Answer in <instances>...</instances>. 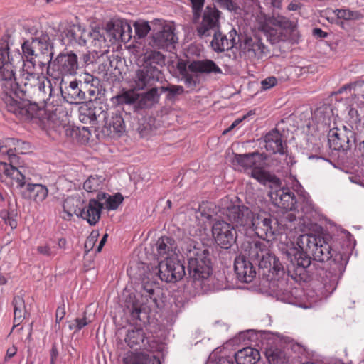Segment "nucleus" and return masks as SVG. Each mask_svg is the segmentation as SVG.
Returning a JSON list of instances; mask_svg holds the SVG:
<instances>
[{"label":"nucleus","instance_id":"f257e3e1","mask_svg":"<svg viewBox=\"0 0 364 364\" xmlns=\"http://www.w3.org/2000/svg\"><path fill=\"white\" fill-rule=\"evenodd\" d=\"M182 250L187 257L189 275L194 285L203 291L220 289V287L212 285L210 282L213 278L208 251L200 243L191 239H187L183 242Z\"/></svg>","mask_w":364,"mask_h":364},{"label":"nucleus","instance_id":"f03ea898","mask_svg":"<svg viewBox=\"0 0 364 364\" xmlns=\"http://www.w3.org/2000/svg\"><path fill=\"white\" fill-rule=\"evenodd\" d=\"M0 179L7 186L25 188L22 191L24 198L36 203H42L48 196V189L41 183H27L23 170L6 162H0Z\"/></svg>","mask_w":364,"mask_h":364},{"label":"nucleus","instance_id":"7ed1b4c3","mask_svg":"<svg viewBox=\"0 0 364 364\" xmlns=\"http://www.w3.org/2000/svg\"><path fill=\"white\" fill-rule=\"evenodd\" d=\"M318 237L312 234H304L294 241L291 236L287 235L285 240L281 242L279 249L292 264L306 268L311 264L310 255L318 242Z\"/></svg>","mask_w":364,"mask_h":364},{"label":"nucleus","instance_id":"20e7f679","mask_svg":"<svg viewBox=\"0 0 364 364\" xmlns=\"http://www.w3.org/2000/svg\"><path fill=\"white\" fill-rule=\"evenodd\" d=\"M28 90L23 88L17 90V95H4V102L9 112L13 113L20 120L24 122L41 121L46 117V110L36 103H32L22 97L26 96Z\"/></svg>","mask_w":364,"mask_h":364},{"label":"nucleus","instance_id":"39448f33","mask_svg":"<svg viewBox=\"0 0 364 364\" xmlns=\"http://www.w3.org/2000/svg\"><path fill=\"white\" fill-rule=\"evenodd\" d=\"M21 73V84L25 90L36 87L42 101L48 100L53 95V88L50 80L42 75L36 73L35 63L31 59L23 60Z\"/></svg>","mask_w":364,"mask_h":364},{"label":"nucleus","instance_id":"423d86ee","mask_svg":"<svg viewBox=\"0 0 364 364\" xmlns=\"http://www.w3.org/2000/svg\"><path fill=\"white\" fill-rule=\"evenodd\" d=\"M22 55L18 50L10 54L8 46L0 48V74L4 83L2 85L5 95H17L20 90L19 85L15 82L14 65L16 62L20 63Z\"/></svg>","mask_w":364,"mask_h":364},{"label":"nucleus","instance_id":"0eeeda50","mask_svg":"<svg viewBox=\"0 0 364 364\" xmlns=\"http://www.w3.org/2000/svg\"><path fill=\"white\" fill-rule=\"evenodd\" d=\"M224 214L231 223L232 227L242 235H246L254 227L255 213L244 205L230 204L223 206Z\"/></svg>","mask_w":364,"mask_h":364},{"label":"nucleus","instance_id":"6e6552de","mask_svg":"<svg viewBox=\"0 0 364 364\" xmlns=\"http://www.w3.org/2000/svg\"><path fill=\"white\" fill-rule=\"evenodd\" d=\"M245 252L244 255H247L251 260L257 262L262 269H267L269 272L272 270L274 272H279L281 269L279 261L269 252L265 245L259 241L247 242V245H245Z\"/></svg>","mask_w":364,"mask_h":364},{"label":"nucleus","instance_id":"1a4fd4ad","mask_svg":"<svg viewBox=\"0 0 364 364\" xmlns=\"http://www.w3.org/2000/svg\"><path fill=\"white\" fill-rule=\"evenodd\" d=\"M77 68V56L75 53H60L49 63L47 74L55 80H59L63 75H75Z\"/></svg>","mask_w":364,"mask_h":364},{"label":"nucleus","instance_id":"9d476101","mask_svg":"<svg viewBox=\"0 0 364 364\" xmlns=\"http://www.w3.org/2000/svg\"><path fill=\"white\" fill-rule=\"evenodd\" d=\"M153 45L159 48H168L177 42L174 28L160 19L152 21Z\"/></svg>","mask_w":364,"mask_h":364},{"label":"nucleus","instance_id":"9b49d317","mask_svg":"<svg viewBox=\"0 0 364 364\" xmlns=\"http://www.w3.org/2000/svg\"><path fill=\"white\" fill-rule=\"evenodd\" d=\"M159 278L166 282H176L181 279L186 272L178 256L162 259L158 265Z\"/></svg>","mask_w":364,"mask_h":364},{"label":"nucleus","instance_id":"f8f14e48","mask_svg":"<svg viewBox=\"0 0 364 364\" xmlns=\"http://www.w3.org/2000/svg\"><path fill=\"white\" fill-rule=\"evenodd\" d=\"M66 36L70 38V41H75L80 46L85 45L88 38L91 39L92 44L97 48H101L105 42V38L100 33L99 28H92V31H87L80 25L70 26Z\"/></svg>","mask_w":364,"mask_h":364},{"label":"nucleus","instance_id":"ddd939ff","mask_svg":"<svg viewBox=\"0 0 364 364\" xmlns=\"http://www.w3.org/2000/svg\"><path fill=\"white\" fill-rule=\"evenodd\" d=\"M212 234L219 246L228 249L235 242L237 232L230 223L218 220L213 224Z\"/></svg>","mask_w":364,"mask_h":364},{"label":"nucleus","instance_id":"4468645a","mask_svg":"<svg viewBox=\"0 0 364 364\" xmlns=\"http://www.w3.org/2000/svg\"><path fill=\"white\" fill-rule=\"evenodd\" d=\"M254 223L251 231H254L264 240H273L278 233L277 221L272 220L264 212L255 213Z\"/></svg>","mask_w":364,"mask_h":364},{"label":"nucleus","instance_id":"2eb2a0df","mask_svg":"<svg viewBox=\"0 0 364 364\" xmlns=\"http://www.w3.org/2000/svg\"><path fill=\"white\" fill-rule=\"evenodd\" d=\"M220 11L214 7H207L201 23L197 29L198 36L208 37L215 34L220 28Z\"/></svg>","mask_w":364,"mask_h":364},{"label":"nucleus","instance_id":"dca6fc26","mask_svg":"<svg viewBox=\"0 0 364 364\" xmlns=\"http://www.w3.org/2000/svg\"><path fill=\"white\" fill-rule=\"evenodd\" d=\"M79 119L83 124L96 125L102 121V119H106L107 112L102 110L100 107L94 106L92 102L90 101L82 103L79 109Z\"/></svg>","mask_w":364,"mask_h":364},{"label":"nucleus","instance_id":"f3484780","mask_svg":"<svg viewBox=\"0 0 364 364\" xmlns=\"http://www.w3.org/2000/svg\"><path fill=\"white\" fill-rule=\"evenodd\" d=\"M269 196L272 202L279 208L287 211L295 210L294 195L288 188L279 186L272 187Z\"/></svg>","mask_w":364,"mask_h":364},{"label":"nucleus","instance_id":"a211bd4d","mask_svg":"<svg viewBox=\"0 0 364 364\" xmlns=\"http://www.w3.org/2000/svg\"><path fill=\"white\" fill-rule=\"evenodd\" d=\"M294 27V23L284 16H277L271 19L261 29L267 35L273 38V41L282 39L283 30H291Z\"/></svg>","mask_w":364,"mask_h":364},{"label":"nucleus","instance_id":"6ab92c4d","mask_svg":"<svg viewBox=\"0 0 364 364\" xmlns=\"http://www.w3.org/2000/svg\"><path fill=\"white\" fill-rule=\"evenodd\" d=\"M234 269L239 280L243 282H251L256 276V271L251 262L245 255H239L235 259Z\"/></svg>","mask_w":364,"mask_h":364},{"label":"nucleus","instance_id":"aec40b11","mask_svg":"<svg viewBox=\"0 0 364 364\" xmlns=\"http://www.w3.org/2000/svg\"><path fill=\"white\" fill-rule=\"evenodd\" d=\"M100 123H104L102 132L110 136L121 134L125 131L124 122L122 117L117 113H107L106 119H102Z\"/></svg>","mask_w":364,"mask_h":364},{"label":"nucleus","instance_id":"412c9836","mask_svg":"<svg viewBox=\"0 0 364 364\" xmlns=\"http://www.w3.org/2000/svg\"><path fill=\"white\" fill-rule=\"evenodd\" d=\"M1 144L0 142V154H7L9 159L15 156L16 154H26L29 149V145L27 143L14 138L6 139L3 144Z\"/></svg>","mask_w":364,"mask_h":364},{"label":"nucleus","instance_id":"4be33fe9","mask_svg":"<svg viewBox=\"0 0 364 364\" xmlns=\"http://www.w3.org/2000/svg\"><path fill=\"white\" fill-rule=\"evenodd\" d=\"M102 204L97 198L89 200L88 203L81 208L79 217L85 220L90 225H95L101 217Z\"/></svg>","mask_w":364,"mask_h":364},{"label":"nucleus","instance_id":"5701e85b","mask_svg":"<svg viewBox=\"0 0 364 364\" xmlns=\"http://www.w3.org/2000/svg\"><path fill=\"white\" fill-rule=\"evenodd\" d=\"M328 145L336 151H346L350 148V140L346 131L331 129L328 134Z\"/></svg>","mask_w":364,"mask_h":364},{"label":"nucleus","instance_id":"b1692460","mask_svg":"<svg viewBox=\"0 0 364 364\" xmlns=\"http://www.w3.org/2000/svg\"><path fill=\"white\" fill-rule=\"evenodd\" d=\"M33 48L36 49V56L41 57L44 60L50 63L53 53L50 44V37L48 34L42 33L38 37L33 38Z\"/></svg>","mask_w":364,"mask_h":364},{"label":"nucleus","instance_id":"393cba45","mask_svg":"<svg viewBox=\"0 0 364 364\" xmlns=\"http://www.w3.org/2000/svg\"><path fill=\"white\" fill-rule=\"evenodd\" d=\"M188 69L196 73L200 74H221L222 70L216 63L209 59L201 60H193L188 65Z\"/></svg>","mask_w":364,"mask_h":364},{"label":"nucleus","instance_id":"a878e982","mask_svg":"<svg viewBox=\"0 0 364 364\" xmlns=\"http://www.w3.org/2000/svg\"><path fill=\"white\" fill-rule=\"evenodd\" d=\"M63 97L70 104H78L85 99V92L77 81H71L65 89L60 87Z\"/></svg>","mask_w":364,"mask_h":364},{"label":"nucleus","instance_id":"bb28decb","mask_svg":"<svg viewBox=\"0 0 364 364\" xmlns=\"http://www.w3.org/2000/svg\"><path fill=\"white\" fill-rule=\"evenodd\" d=\"M244 49L250 58H262L267 53V48L257 36L247 38L245 41Z\"/></svg>","mask_w":364,"mask_h":364},{"label":"nucleus","instance_id":"cd10ccee","mask_svg":"<svg viewBox=\"0 0 364 364\" xmlns=\"http://www.w3.org/2000/svg\"><path fill=\"white\" fill-rule=\"evenodd\" d=\"M157 255L162 259L178 256L176 244L172 238L160 237L156 242Z\"/></svg>","mask_w":364,"mask_h":364},{"label":"nucleus","instance_id":"c85d7f7f","mask_svg":"<svg viewBox=\"0 0 364 364\" xmlns=\"http://www.w3.org/2000/svg\"><path fill=\"white\" fill-rule=\"evenodd\" d=\"M132 27L126 21H115L112 28H109L108 33L114 40L122 42H128L132 38Z\"/></svg>","mask_w":364,"mask_h":364},{"label":"nucleus","instance_id":"c756f323","mask_svg":"<svg viewBox=\"0 0 364 364\" xmlns=\"http://www.w3.org/2000/svg\"><path fill=\"white\" fill-rule=\"evenodd\" d=\"M264 143L265 149L270 154L284 153L282 135L277 129H273L265 135Z\"/></svg>","mask_w":364,"mask_h":364},{"label":"nucleus","instance_id":"7c9ffc66","mask_svg":"<svg viewBox=\"0 0 364 364\" xmlns=\"http://www.w3.org/2000/svg\"><path fill=\"white\" fill-rule=\"evenodd\" d=\"M265 159L266 156L259 152H253L247 154H236L235 156V161L245 169L253 168L255 166H261Z\"/></svg>","mask_w":364,"mask_h":364},{"label":"nucleus","instance_id":"2f4dec72","mask_svg":"<svg viewBox=\"0 0 364 364\" xmlns=\"http://www.w3.org/2000/svg\"><path fill=\"white\" fill-rule=\"evenodd\" d=\"M82 201L79 198L68 197L67 198L63 205V210L61 213V217L64 220H69L73 215L79 217L80 209L82 207Z\"/></svg>","mask_w":364,"mask_h":364},{"label":"nucleus","instance_id":"473e14b6","mask_svg":"<svg viewBox=\"0 0 364 364\" xmlns=\"http://www.w3.org/2000/svg\"><path fill=\"white\" fill-rule=\"evenodd\" d=\"M96 198L100 204H102V209L105 208L108 210H116L124 200L123 196L119 193L113 196L98 193Z\"/></svg>","mask_w":364,"mask_h":364},{"label":"nucleus","instance_id":"72a5a7b5","mask_svg":"<svg viewBox=\"0 0 364 364\" xmlns=\"http://www.w3.org/2000/svg\"><path fill=\"white\" fill-rule=\"evenodd\" d=\"M235 358L237 364H255L260 358V353L258 350L248 347L240 350Z\"/></svg>","mask_w":364,"mask_h":364},{"label":"nucleus","instance_id":"f704fd0d","mask_svg":"<svg viewBox=\"0 0 364 364\" xmlns=\"http://www.w3.org/2000/svg\"><path fill=\"white\" fill-rule=\"evenodd\" d=\"M143 66L152 72L157 71L156 65H163L164 64V57L159 51L148 50L143 55Z\"/></svg>","mask_w":364,"mask_h":364},{"label":"nucleus","instance_id":"c9c22d12","mask_svg":"<svg viewBox=\"0 0 364 364\" xmlns=\"http://www.w3.org/2000/svg\"><path fill=\"white\" fill-rule=\"evenodd\" d=\"M12 304L14 306V328L19 326L25 319L27 311L25 301L22 296L16 295L14 297Z\"/></svg>","mask_w":364,"mask_h":364},{"label":"nucleus","instance_id":"e433bc0d","mask_svg":"<svg viewBox=\"0 0 364 364\" xmlns=\"http://www.w3.org/2000/svg\"><path fill=\"white\" fill-rule=\"evenodd\" d=\"M316 260L324 262L332 257L331 249L328 243L320 237H318V242L315 245L311 255Z\"/></svg>","mask_w":364,"mask_h":364},{"label":"nucleus","instance_id":"4c0bfd02","mask_svg":"<svg viewBox=\"0 0 364 364\" xmlns=\"http://www.w3.org/2000/svg\"><path fill=\"white\" fill-rule=\"evenodd\" d=\"M349 91L353 95L354 102L358 105L364 104V82H356L343 86L339 90V93Z\"/></svg>","mask_w":364,"mask_h":364},{"label":"nucleus","instance_id":"58836bf2","mask_svg":"<svg viewBox=\"0 0 364 364\" xmlns=\"http://www.w3.org/2000/svg\"><path fill=\"white\" fill-rule=\"evenodd\" d=\"M210 44L215 51L223 52L232 48L234 43L232 40H228L219 30L213 35V38Z\"/></svg>","mask_w":364,"mask_h":364},{"label":"nucleus","instance_id":"ea45409f","mask_svg":"<svg viewBox=\"0 0 364 364\" xmlns=\"http://www.w3.org/2000/svg\"><path fill=\"white\" fill-rule=\"evenodd\" d=\"M156 360H151L149 355L144 353L127 352L123 358L124 364H151Z\"/></svg>","mask_w":364,"mask_h":364},{"label":"nucleus","instance_id":"a19ab883","mask_svg":"<svg viewBox=\"0 0 364 364\" xmlns=\"http://www.w3.org/2000/svg\"><path fill=\"white\" fill-rule=\"evenodd\" d=\"M145 333L141 328H135L128 331L125 342L130 348L139 347L144 342Z\"/></svg>","mask_w":364,"mask_h":364},{"label":"nucleus","instance_id":"79ce46f5","mask_svg":"<svg viewBox=\"0 0 364 364\" xmlns=\"http://www.w3.org/2000/svg\"><path fill=\"white\" fill-rule=\"evenodd\" d=\"M105 178L102 176L92 175L83 183V189L87 193L100 191L104 186Z\"/></svg>","mask_w":364,"mask_h":364},{"label":"nucleus","instance_id":"37998d69","mask_svg":"<svg viewBox=\"0 0 364 364\" xmlns=\"http://www.w3.org/2000/svg\"><path fill=\"white\" fill-rule=\"evenodd\" d=\"M265 355L270 364H283L285 360L284 352L274 346L268 347Z\"/></svg>","mask_w":364,"mask_h":364},{"label":"nucleus","instance_id":"c03bdc74","mask_svg":"<svg viewBox=\"0 0 364 364\" xmlns=\"http://www.w3.org/2000/svg\"><path fill=\"white\" fill-rule=\"evenodd\" d=\"M149 71H151V70H149L148 68H145V67H144L143 69L138 70L136 71V76L134 80V89L140 90H143L146 87V86L149 83Z\"/></svg>","mask_w":364,"mask_h":364},{"label":"nucleus","instance_id":"a18cd8bd","mask_svg":"<svg viewBox=\"0 0 364 364\" xmlns=\"http://www.w3.org/2000/svg\"><path fill=\"white\" fill-rule=\"evenodd\" d=\"M139 95L134 90H130L122 92L117 96V99L119 103L131 105L138 100Z\"/></svg>","mask_w":364,"mask_h":364},{"label":"nucleus","instance_id":"49530a36","mask_svg":"<svg viewBox=\"0 0 364 364\" xmlns=\"http://www.w3.org/2000/svg\"><path fill=\"white\" fill-rule=\"evenodd\" d=\"M136 35L139 38L145 37L150 31H152V21L149 24L147 21H139L134 23Z\"/></svg>","mask_w":364,"mask_h":364},{"label":"nucleus","instance_id":"de8ad7c7","mask_svg":"<svg viewBox=\"0 0 364 364\" xmlns=\"http://www.w3.org/2000/svg\"><path fill=\"white\" fill-rule=\"evenodd\" d=\"M259 166H255L251 171L250 176L259 183L265 184L266 182L269 181L270 176L266 171L260 168Z\"/></svg>","mask_w":364,"mask_h":364},{"label":"nucleus","instance_id":"09e8293b","mask_svg":"<svg viewBox=\"0 0 364 364\" xmlns=\"http://www.w3.org/2000/svg\"><path fill=\"white\" fill-rule=\"evenodd\" d=\"M272 294L277 297L278 300H280L287 303L293 302L291 293L282 287L278 286V289H273Z\"/></svg>","mask_w":364,"mask_h":364},{"label":"nucleus","instance_id":"8fccbe9b","mask_svg":"<svg viewBox=\"0 0 364 364\" xmlns=\"http://www.w3.org/2000/svg\"><path fill=\"white\" fill-rule=\"evenodd\" d=\"M23 55L28 59L29 57L36 56V49L33 48V39L31 43L24 42L21 46Z\"/></svg>","mask_w":364,"mask_h":364},{"label":"nucleus","instance_id":"3c124183","mask_svg":"<svg viewBox=\"0 0 364 364\" xmlns=\"http://www.w3.org/2000/svg\"><path fill=\"white\" fill-rule=\"evenodd\" d=\"M99 233L97 232H92L90 236L87 238L85 242V249L86 252H90L94 247L97 238Z\"/></svg>","mask_w":364,"mask_h":364},{"label":"nucleus","instance_id":"603ef678","mask_svg":"<svg viewBox=\"0 0 364 364\" xmlns=\"http://www.w3.org/2000/svg\"><path fill=\"white\" fill-rule=\"evenodd\" d=\"M218 6L229 11H235L237 9V5L232 0H214Z\"/></svg>","mask_w":364,"mask_h":364},{"label":"nucleus","instance_id":"864d4df0","mask_svg":"<svg viewBox=\"0 0 364 364\" xmlns=\"http://www.w3.org/2000/svg\"><path fill=\"white\" fill-rule=\"evenodd\" d=\"M278 81L275 77H268L261 81V87L262 90H269L274 87L277 84Z\"/></svg>","mask_w":364,"mask_h":364},{"label":"nucleus","instance_id":"5fc2aeb1","mask_svg":"<svg viewBox=\"0 0 364 364\" xmlns=\"http://www.w3.org/2000/svg\"><path fill=\"white\" fill-rule=\"evenodd\" d=\"M164 90L168 92L172 96H175L177 95H181L184 92V89L182 86L173 85H171L165 87Z\"/></svg>","mask_w":364,"mask_h":364},{"label":"nucleus","instance_id":"6e6d98bb","mask_svg":"<svg viewBox=\"0 0 364 364\" xmlns=\"http://www.w3.org/2000/svg\"><path fill=\"white\" fill-rule=\"evenodd\" d=\"M38 253L43 255L47 257H53L55 254L51 250L50 247L48 245L38 246L37 247Z\"/></svg>","mask_w":364,"mask_h":364},{"label":"nucleus","instance_id":"4d7b16f0","mask_svg":"<svg viewBox=\"0 0 364 364\" xmlns=\"http://www.w3.org/2000/svg\"><path fill=\"white\" fill-rule=\"evenodd\" d=\"M313 210V205L311 201L306 198L303 199V205L301 207V212L304 214L310 213Z\"/></svg>","mask_w":364,"mask_h":364},{"label":"nucleus","instance_id":"13d9d810","mask_svg":"<svg viewBox=\"0 0 364 364\" xmlns=\"http://www.w3.org/2000/svg\"><path fill=\"white\" fill-rule=\"evenodd\" d=\"M337 15L339 18H343L344 19H351L354 17L353 13L347 9L338 10Z\"/></svg>","mask_w":364,"mask_h":364},{"label":"nucleus","instance_id":"bf43d9fd","mask_svg":"<svg viewBox=\"0 0 364 364\" xmlns=\"http://www.w3.org/2000/svg\"><path fill=\"white\" fill-rule=\"evenodd\" d=\"M65 315V306H59L56 310L55 314V322L59 323Z\"/></svg>","mask_w":364,"mask_h":364},{"label":"nucleus","instance_id":"052dcab7","mask_svg":"<svg viewBox=\"0 0 364 364\" xmlns=\"http://www.w3.org/2000/svg\"><path fill=\"white\" fill-rule=\"evenodd\" d=\"M211 364H234L232 360L230 358L222 357Z\"/></svg>","mask_w":364,"mask_h":364},{"label":"nucleus","instance_id":"680f3d73","mask_svg":"<svg viewBox=\"0 0 364 364\" xmlns=\"http://www.w3.org/2000/svg\"><path fill=\"white\" fill-rule=\"evenodd\" d=\"M8 224L11 229H14L17 227V220L16 219V213L12 215L8 220L7 222H5Z\"/></svg>","mask_w":364,"mask_h":364},{"label":"nucleus","instance_id":"e2e57ef3","mask_svg":"<svg viewBox=\"0 0 364 364\" xmlns=\"http://www.w3.org/2000/svg\"><path fill=\"white\" fill-rule=\"evenodd\" d=\"M195 11H199L203 6L204 0H190Z\"/></svg>","mask_w":364,"mask_h":364},{"label":"nucleus","instance_id":"0e129e2a","mask_svg":"<svg viewBox=\"0 0 364 364\" xmlns=\"http://www.w3.org/2000/svg\"><path fill=\"white\" fill-rule=\"evenodd\" d=\"M184 82L188 87H195L196 85V80L193 77L188 75L184 76Z\"/></svg>","mask_w":364,"mask_h":364},{"label":"nucleus","instance_id":"69168bd1","mask_svg":"<svg viewBox=\"0 0 364 364\" xmlns=\"http://www.w3.org/2000/svg\"><path fill=\"white\" fill-rule=\"evenodd\" d=\"M75 321H78L77 326H79L80 330H81L83 327L87 326L90 322V321L87 320V318L85 316H84L83 318H75Z\"/></svg>","mask_w":364,"mask_h":364},{"label":"nucleus","instance_id":"338daca9","mask_svg":"<svg viewBox=\"0 0 364 364\" xmlns=\"http://www.w3.org/2000/svg\"><path fill=\"white\" fill-rule=\"evenodd\" d=\"M77 321H75V319L69 321L68 328L70 330L73 331L74 332H78L80 331V328L77 326Z\"/></svg>","mask_w":364,"mask_h":364},{"label":"nucleus","instance_id":"774afa93","mask_svg":"<svg viewBox=\"0 0 364 364\" xmlns=\"http://www.w3.org/2000/svg\"><path fill=\"white\" fill-rule=\"evenodd\" d=\"M358 151L359 156L364 161V141L358 144Z\"/></svg>","mask_w":364,"mask_h":364}]
</instances>
